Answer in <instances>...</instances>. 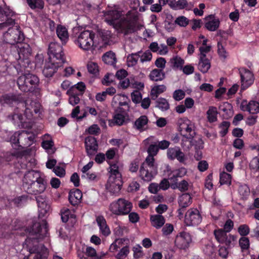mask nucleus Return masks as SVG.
Segmentation results:
<instances>
[{
  "mask_svg": "<svg viewBox=\"0 0 259 259\" xmlns=\"http://www.w3.org/2000/svg\"><path fill=\"white\" fill-rule=\"evenodd\" d=\"M191 241V237L189 233L182 232L176 237L175 242L178 248L185 249L188 247Z\"/></svg>",
  "mask_w": 259,
  "mask_h": 259,
  "instance_id": "nucleus-19",
  "label": "nucleus"
},
{
  "mask_svg": "<svg viewBox=\"0 0 259 259\" xmlns=\"http://www.w3.org/2000/svg\"><path fill=\"white\" fill-rule=\"evenodd\" d=\"M27 195H22L21 196H19L17 198H15L13 200V202L16 205H17V206H19L25 204L27 202Z\"/></svg>",
  "mask_w": 259,
  "mask_h": 259,
  "instance_id": "nucleus-58",
  "label": "nucleus"
},
{
  "mask_svg": "<svg viewBox=\"0 0 259 259\" xmlns=\"http://www.w3.org/2000/svg\"><path fill=\"white\" fill-rule=\"evenodd\" d=\"M102 60L105 64L113 66L114 67H115L117 62L116 55L112 51L105 53L102 56Z\"/></svg>",
  "mask_w": 259,
  "mask_h": 259,
  "instance_id": "nucleus-30",
  "label": "nucleus"
},
{
  "mask_svg": "<svg viewBox=\"0 0 259 259\" xmlns=\"http://www.w3.org/2000/svg\"><path fill=\"white\" fill-rule=\"evenodd\" d=\"M39 82L38 78L30 73H25L17 79V84L24 92H32Z\"/></svg>",
  "mask_w": 259,
  "mask_h": 259,
  "instance_id": "nucleus-3",
  "label": "nucleus"
},
{
  "mask_svg": "<svg viewBox=\"0 0 259 259\" xmlns=\"http://www.w3.org/2000/svg\"><path fill=\"white\" fill-rule=\"evenodd\" d=\"M8 118L14 123H19L21 122L23 116L21 114L14 113L12 115L8 116Z\"/></svg>",
  "mask_w": 259,
  "mask_h": 259,
  "instance_id": "nucleus-57",
  "label": "nucleus"
},
{
  "mask_svg": "<svg viewBox=\"0 0 259 259\" xmlns=\"http://www.w3.org/2000/svg\"><path fill=\"white\" fill-rule=\"evenodd\" d=\"M202 249L205 254L210 256L214 252L215 247L212 241L205 240Z\"/></svg>",
  "mask_w": 259,
  "mask_h": 259,
  "instance_id": "nucleus-41",
  "label": "nucleus"
},
{
  "mask_svg": "<svg viewBox=\"0 0 259 259\" xmlns=\"http://www.w3.org/2000/svg\"><path fill=\"white\" fill-rule=\"evenodd\" d=\"M149 77L153 81H161L164 78L165 74L162 70L154 69L150 72Z\"/></svg>",
  "mask_w": 259,
  "mask_h": 259,
  "instance_id": "nucleus-37",
  "label": "nucleus"
},
{
  "mask_svg": "<svg viewBox=\"0 0 259 259\" xmlns=\"http://www.w3.org/2000/svg\"><path fill=\"white\" fill-rule=\"evenodd\" d=\"M110 210L115 214H127L130 213V202L119 198L117 201L111 203Z\"/></svg>",
  "mask_w": 259,
  "mask_h": 259,
  "instance_id": "nucleus-12",
  "label": "nucleus"
},
{
  "mask_svg": "<svg viewBox=\"0 0 259 259\" xmlns=\"http://www.w3.org/2000/svg\"><path fill=\"white\" fill-rule=\"evenodd\" d=\"M157 174V165L150 159L145 160L140 168V177L144 181L150 182Z\"/></svg>",
  "mask_w": 259,
  "mask_h": 259,
  "instance_id": "nucleus-5",
  "label": "nucleus"
},
{
  "mask_svg": "<svg viewBox=\"0 0 259 259\" xmlns=\"http://www.w3.org/2000/svg\"><path fill=\"white\" fill-rule=\"evenodd\" d=\"M230 125L229 122L224 121L219 125V127L221 129L220 133L222 137L225 136L228 133V130Z\"/></svg>",
  "mask_w": 259,
  "mask_h": 259,
  "instance_id": "nucleus-56",
  "label": "nucleus"
},
{
  "mask_svg": "<svg viewBox=\"0 0 259 259\" xmlns=\"http://www.w3.org/2000/svg\"><path fill=\"white\" fill-rule=\"evenodd\" d=\"M166 169L168 172L169 179L173 181L176 180L178 178H182L185 176L187 174V170L184 167L171 170L169 166H167Z\"/></svg>",
  "mask_w": 259,
  "mask_h": 259,
  "instance_id": "nucleus-27",
  "label": "nucleus"
},
{
  "mask_svg": "<svg viewBox=\"0 0 259 259\" xmlns=\"http://www.w3.org/2000/svg\"><path fill=\"white\" fill-rule=\"evenodd\" d=\"M39 174L34 170L28 171L24 175L23 180V188L25 190L28 189L29 187L34 182L40 179Z\"/></svg>",
  "mask_w": 259,
  "mask_h": 259,
  "instance_id": "nucleus-22",
  "label": "nucleus"
},
{
  "mask_svg": "<svg viewBox=\"0 0 259 259\" xmlns=\"http://www.w3.org/2000/svg\"><path fill=\"white\" fill-rule=\"evenodd\" d=\"M149 48L152 52L156 53L160 55H165L168 52V48L166 45L164 44L159 45L156 41L151 42Z\"/></svg>",
  "mask_w": 259,
  "mask_h": 259,
  "instance_id": "nucleus-25",
  "label": "nucleus"
},
{
  "mask_svg": "<svg viewBox=\"0 0 259 259\" xmlns=\"http://www.w3.org/2000/svg\"><path fill=\"white\" fill-rule=\"evenodd\" d=\"M38 207L39 217H44L49 211L50 206L47 202L41 204Z\"/></svg>",
  "mask_w": 259,
  "mask_h": 259,
  "instance_id": "nucleus-54",
  "label": "nucleus"
},
{
  "mask_svg": "<svg viewBox=\"0 0 259 259\" xmlns=\"http://www.w3.org/2000/svg\"><path fill=\"white\" fill-rule=\"evenodd\" d=\"M167 156L170 160L177 159L180 162H183L186 160L184 153L178 147L169 148L167 151Z\"/></svg>",
  "mask_w": 259,
  "mask_h": 259,
  "instance_id": "nucleus-23",
  "label": "nucleus"
},
{
  "mask_svg": "<svg viewBox=\"0 0 259 259\" xmlns=\"http://www.w3.org/2000/svg\"><path fill=\"white\" fill-rule=\"evenodd\" d=\"M238 232L241 236L242 237H245L250 232L249 227L246 225H240L238 228Z\"/></svg>",
  "mask_w": 259,
  "mask_h": 259,
  "instance_id": "nucleus-59",
  "label": "nucleus"
},
{
  "mask_svg": "<svg viewBox=\"0 0 259 259\" xmlns=\"http://www.w3.org/2000/svg\"><path fill=\"white\" fill-rule=\"evenodd\" d=\"M48 231V224L45 220L41 224L34 223L29 236L25 240L26 249L29 253L25 256L24 259H45L47 258L48 252L47 248L43 244H39V239L45 236Z\"/></svg>",
  "mask_w": 259,
  "mask_h": 259,
  "instance_id": "nucleus-1",
  "label": "nucleus"
},
{
  "mask_svg": "<svg viewBox=\"0 0 259 259\" xmlns=\"http://www.w3.org/2000/svg\"><path fill=\"white\" fill-rule=\"evenodd\" d=\"M95 33L89 30L81 32L77 36L76 43L78 47L85 51H89L94 46Z\"/></svg>",
  "mask_w": 259,
  "mask_h": 259,
  "instance_id": "nucleus-8",
  "label": "nucleus"
},
{
  "mask_svg": "<svg viewBox=\"0 0 259 259\" xmlns=\"http://www.w3.org/2000/svg\"><path fill=\"white\" fill-rule=\"evenodd\" d=\"M148 120V118L146 116H141L135 122L134 127L140 132H143L146 129Z\"/></svg>",
  "mask_w": 259,
  "mask_h": 259,
  "instance_id": "nucleus-32",
  "label": "nucleus"
},
{
  "mask_svg": "<svg viewBox=\"0 0 259 259\" xmlns=\"http://www.w3.org/2000/svg\"><path fill=\"white\" fill-rule=\"evenodd\" d=\"M179 129L181 135L188 139L194 138L196 133L194 124L187 118L181 119L179 120Z\"/></svg>",
  "mask_w": 259,
  "mask_h": 259,
  "instance_id": "nucleus-9",
  "label": "nucleus"
},
{
  "mask_svg": "<svg viewBox=\"0 0 259 259\" xmlns=\"http://www.w3.org/2000/svg\"><path fill=\"white\" fill-rule=\"evenodd\" d=\"M30 135V132L27 131H22L18 134V141H20L21 145H19L20 147H28L31 145V142H28V135Z\"/></svg>",
  "mask_w": 259,
  "mask_h": 259,
  "instance_id": "nucleus-34",
  "label": "nucleus"
},
{
  "mask_svg": "<svg viewBox=\"0 0 259 259\" xmlns=\"http://www.w3.org/2000/svg\"><path fill=\"white\" fill-rule=\"evenodd\" d=\"M143 143L146 146L149 145L147 150L148 155L145 160L150 159L151 161L155 162L154 157L157 154L159 151V148L157 145L158 141L156 140L154 137L150 136L144 140Z\"/></svg>",
  "mask_w": 259,
  "mask_h": 259,
  "instance_id": "nucleus-13",
  "label": "nucleus"
},
{
  "mask_svg": "<svg viewBox=\"0 0 259 259\" xmlns=\"http://www.w3.org/2000/svg\"><path fill=\"white\" fill-rule=\"evenodd\" d=\"M120 16L119 12L116 10L110 11L105 15V21L114 27L118 24L119 27L124 31V34H127L130 29V21L126 19H121L119 22H116Z\"/></svg>",
  "mask_w": 259,
  "mask_h": 259,
  "instance_id": "nucleus-4",
  "label": "nucleus"
},
{
  "mask_svg": "<svg viewBox=\"0 0 259 259\" xmlns=\"http://www.w3.org/2000/svg\"><path fill=\"white\" fill-rule=\"evenodd\" d=\"M36 103L30 99H27L23 103H21V104L23 107H25L26 113L29 112L31 113L33 106H35Z\"/></svg>",
  "mask_w": 259,
  "mask_h": 259,
  "instance_id": "nucleus-46",
  "label": "nucleus"
},
{
  "mask_svg": "<svg viewBox=\"0 0 259 259\" xmlns=\"http://www.w3.org/2000/svg\"><path fill=\"white\" fill-rule=\"evenodd\" d=\"M85 254L90 257H93L94 259H101L105 254L102 255H99L97 254L96 250L91 247H87L85 249Z\"/></svg>",
  "mask_w": 259,
  "mask_h": 259,
  "instance_id": "nucleus-48",
  "label": "nucleus"
},
{
  "mask_svg": "<svg viewBox=\"0 0 259 259\" xmlns=\"http://www.w3.org/2000/svg\"><path fill=\"white\" fill-rule=\"evenodd\" d=\"M150 221L152 226L156 229L160 228L165 222L164 218L160 214L151 215Z\"/></svg>",
  "mask_w": 259,
  "mask_h": 259,
  "instance_id": "nucleus-31",
  "label": "nucleus"
},
{
  "mask_svg": "<svg viewBox=\"0 0 259 259\" xmlns=\"http://www.w3.org/2000/svg\"><path fill=\"white\" fill-rule=\"evenodd\" d=\"M140 61L141 62H144L146 61H150L152 58V55L151 52L149 50L146 51L142 55H140Z\"/></svg>",
  "mask_w": 259,
  "mask_h": 259,
  "instance_id": "nucleus-63",
  "label": "nucleus"
},
{
  "mask_svg": "<svg viewBox=\"0 0 259 259\" xmlns=\"http://www.w3.org/2000/svg\"><path fill=\"white\" fill-rule=\"evenodd\" d=\"M12 50H16L17 53L15 55L16 59L18 61L20 65L25 66L24 64L29 63V58L31 54V49L30 46L26 43H21L12 47Z\"/></svg>",
  "mask_w": 259,
  "mask_h": 259,
  "instance_id": "nucleus-6",
  "label": "nucleus"
},
{
  "mask_svg": "<svg viewBox=\"0 0 259 259\" xmlns=\"http://www.w3.org/2000/svg\"><path fill=\"white\" fill-rule=\"evenodd\" d=\"M128 252V247L127 245L123 246L119 252L117 254L116 257L117 259H123L127 255Z\"/></svg>",
  "mask_w": 259,
  "mask_h": 259,
  "instance_id": "nucleus-61",
  "label": "nucleus"
},
{
  "mask_svg": "<svg viewBox=\"0 0 259 259\" xmlns=\"http://www.w3.org/2000/svg\"><path fill=\"white\" fill-rule=\"evenodd\" d=\"M192 202V198L188 193L182 194L179 199V206L182 208H186Z\"/></svg>",
  "mask_w": 259,
  "mask_h": 259,
  "instance_id": "nucleus-39",
  "label": "nucleus"
},
{
  "mask_svg": "<svg viewBox=\"0 0 259 259\" xmlns=\"http://www.w3.org/2000/svg\"><path fill=\"white\" fill-rule=\"evenodd\" d=\"M169 6L175 10L186 9L190 10L193 7L191 3H188L186 0H169Z\"/></svg>",
  "mask_w": 259,
  "mask_h": 259,
  "instance_id": "nucleus-24",
  "label": "nucleus"
},
{
  "mask_svg": "<svg viewBox=\"0 0 259 259\" xmlns=\"http://www.w3.org/2000/svg\"><path fill=\"white\" fill-rule=\"evenodd\" d=\"M166 90V87L165 85H157L154 86L150 92V95L153 100H155L158 96L164 92Z\"/></svg>",
  "mask_w": 259,
  "mask_h": 259,
  "instance_id": "nucleus-38",
  "label": "nucleus"
},
{
  "mask_svg": "<svg viewBox=\"0 0 259 259\" xmlns=\"http://www.w3.org/2000/svg\"><path fill=\"white\" fill-rule=\"evenodd\" d=\"M249 167L255 170H259V155L254 157L250 162Z\"/></svg>",
  "mask_w": 259,
  "mask_h": 259,
  "instance_id": "nucleus-64",
  "label": "nucleus"
},
{
  "mask_svg": "<svg viewBox=\"0 0 259 259\" xmlns=\"http://www.w3.org/2000/svg\"><path fill=\"white\" fill-rule=\"evenodd\" d=\"M29 6L31 9H42L44 3L42 0H27Z\"/></svg>",
  "mask_w": 259,
  "mask_h": 259,
  "instance_id": "nucleus-49",
  "label": "nucleus"
},
{
  "mask_svg": "<svg viewBox=\"0 0 259 259\" xmlns=\"http://www.w3.org/2000/svg\"><path fill=\"white\" fill-rule=\"evenodd\" d=\"M144 88V84L139 81L131 82V88L133 89L131 93L132 100L135 104H140L142 101V92Z\"/></svg>",
  "mask_w": 259,
  "mask_h": 259,
  "instance_id": "nucleus-15",
  "label": "nucleus"
},
{
  "mask_svg": "<svg viewBox=\"0 0 259 259\" xmlns=\"http://www.w3.org/2000/svg\"><path fill=\"white\" fill-rule=\"evenodd\" d=\"M143 21L140 14L137 13L132 16L131 19V32L140 30L144 26Z\"/></svg>",
  "mask_w": 259,
  "mask_h": 259,
  "instance_id": "nucleus-26",
  "label": "nucleus"
},
{
  "mask_svg": "<svg viewBox=\"0 0 259 259\" xmlns=\"http://www.w3.org/2000/svg\"><path fill=\"white\" fill-rule=\"evenodd\" d=\"M185 92L182 90L179 89L175 91L172 94V97L175 101H179L185 98Z\"/></svg>",
  "mask_w": 259,
  "mask_h": 259,
  "instance_id": "nucleus-53",
  "label": "nucleus"
},
{
  "mask_svg": "<svg viewBox=\"0 0 259 259\" xmlns=\"http://www.w3.org/2000/svg\"><path fill=\"white\" fill-rule=\"evenodd\" d=\"M175 23L180 27H185L189 23V20L184 16L178 17L175 20Z\"/></svg>",
  "mask_w": 259,
  "mask_h": 259,
  "instance_id": "nucleus-50",
  "label": "nucleus"
},
{
  "mask_svg": "<svg viewBox=\"0 0 259 259\" xmlns=\"http://www.w3.org/2000/svg\"><path fill=\"white\" fill-rule=\"evenodd\" d=\"M202 221V217L196 208H191L186 212L185 223L187 226H197Z\"/></svg>",
  "mask_w": 259,
  "mask_h": 259,
  "instance_id": "nucleus-14",
  "label": "nucleus"
},
{
  "mask_svg": "<svg viewBox=\"0 0 259 259\" xmlns=\"http://www.w3.org/2000/svg\"><path fill=\"white\" fill-rule=\"evenodd\" d=\"M156 107L162 111H166L169 109V104L166 99L160 98L156 100Z\"/></svg>",
  "mask_w": 259,
  "mask_h": 259,
  "instance_id": "nucleus-45",
  "label": "nucleus"
},
{
  "mask_svg": "<svg viewBox=\"0 0 259 259\" xmlns=\"http://www.w3.org/2000/svg\"><path fill=\"white\" fill-rule=\"evenodd\" d=\"M24 39V35L18 28L10 27L3 34V40L7 44L13 46L20 44Z\"/></svg>",
  "mask_w": 259,
  "mask_h": 259,
  "instance_id": "nucleus-7",
  "label": "nucleus"
},
{
  "mask_svg": "<svg viewBox=\"0 0 259 259\" xmlns=\"http://www.w3.org/2000/svg\"><path fill=\"white\" fill-rule=\"evenodd\" d=\"M85 151L87 155L90 156H94L97 152L98 144L96 139L93 136H88L84 140Z\"/></svg>",
  "mask_w": 259,
  "mask_h": 259,
  "instance_id": "nucleus-18",
  "label": "nucleus"
},
{
  "mask_svg": "<svg viewBox=\"0 0 259 259\" xmlns=\"http://www.w3.org/2000/svg\"><path fill=\"white\" fill-rule=\"evenodd\" d=\"M46 184L47 183L45 180L41 178L31 185L28 189H26L24 190L28 193L31 194L37 195L40 194L45 190Z\"/></svg>",
  "mask_w": 259,
  "mask_h": 259,
  "instance_id": "nucleus-17",
  "label": "nucleus"
},
{
  "mask_svg": "<svg viewBox=\"0 0 259 259\" xmlns=\"http://www.w3.org/2000/svg\"><path fill=\"white\" fill-rule=\"evenodd\" d=\"M18 98L13 94H7L2 97V101L6 104H11L14 102L18 101Z\"/></svg>",
  "mask_w": 259,
  "mask_h": 259,
  "instance_id": "nucleus-52",
  "label": "nucleus"
},
{
  "mask_svg": "<svg viewBox=\"0 0 259 259\" xmlns=\"http://www.w3.org/2000/svg\"><path fill=\"white\" fill-rule=\"evenodd\" d=\"M220 182L221 185L229 184L231 185V175L223 172L220 174Z\"/></svg>",
  "mask_w": 259,
  "mask_h": 259,
  "instance_id": "nucleus-51",
  "label": "nucleus"
},
{
  "mask_svg": "<svg viewBox=\"0 0 259 259\" xmlns=\"http://www.w3.org/2000/svg\"><path fill=\"white\" fill-rule=\"evenodd\" d=\"M219 25V20L218 19H213L206 22L205 24V27L207 30L213 31L218 28Z\"/></svg>",
  "mask_w": 259,
  "mask_h": 259,
  "instance_id": "nucleus-44",
  "label": "nucleus"
},
{
  "mask_svg": "<svg viewBox=\"0 0 259 259\" xmlns=\"http://www.w3.org/2000/svg\"><path fill=\"white\" fill-rule=\"evenodd\" d=\"M121 179H114L113 177H109L106 184V189L112 195L118 196L122 186Z\"/></svg>",
  "mask_w": 259,
  "mask_h": 259,
  "instance_id": "nucleus-16",
  "label": "nucleus"
},
{
  "mask_svg": "<svg viewBox=\"0 0 259 259\" xmlns=\"http://www.w3.org/2000/svg\"><path fill=\"white\" fill-rule=\"evenodd\" d=\"M207 118L209 122H213L217 120L218 111L216 107L210 106L206 112Z\"/></svg>",
  "mask_w": 259,
  "mask_h": 259,
  "instance_id": "nucleus-43",
  "label": "nucleus"
},
{
  "mask_svg": "<svg viewBox=\"0 0 259 259\" xmlns=\"http://www.w3.org/2000/svg\"><path fill=\"white\" fill-rule=\"evenodd\" d=\"M189 141L191 145H194L197 147L199 149H202L203 148V142L202 139L200 137H195V139H189Z\"/></svg>",
  "mask_w": 259,
  "mask_h": 259,
  "instance_id": "nucleus-60",
  "label": "nucleus"
},
{
  "mask_svg": "<svg viewBox=\"0 0 259 259\" xmlns=\"http://www.w3.org/2000/svg\"><path fill=\"white\" fill-rule=\"evenodd\" d=\"M209 47L200 49V53L198 55V69L203 73L207 72L211 67V58L209 55Z\"/></svg>",
  "mask_w": 259,
  "mask_h": 259,
  "instance_id": "nucleus-10",
  "label": "nucleus"
},
{
  "mask_svg": "<svg viewBox=\"0 0 259 259\" xmlns=\"http://www.w3.org/2000/svg\"><path fill=\"white\" fill-rule=\"evenodd\" d=\"M239 245L242 251L247 250L249 248L250 242L248 238L242 237L239 240Z\"/></svg>",
  "mask_w": 259,
  "mask_h": 259,
  "instance_id": "nucleus-47",
  "label": "nucleus"
},
{
  "mask_svg": "<svg viewBox=\"0 0 259 259\" xmlns=\"http://www.w3.org/2000/svg\"><path fill=\"white\" fill-rule=\"evenodd\" d=\"M241 109L243 111H247L251 114H255L259 112V103L254 101H250L247 104H242Z\"/></svg>",
  "mask_w": 259,
  "mask_h": 259,
  "instance_id": "nucleus-29",
  "label": "nucleus"
},
{
  "mask_svg": "<svg viewBox=\"0 0 259 259\" xmlns=\"http://www.w3.org/2000/svg\"><path fill=\"white\" fill-rule=\"evenodd\" d=\"M49 59L58 61V63H64L65 59L62 47L56 42H51L49 46Z\"/></svg>",
  "mask_w": 259,
  "mask_h": 259,
  "instance_id": "nucleus-11",
  "label": "nucleus"
},
{
  "mask_svg": "<svg viewBox=\"0 0 259 259\" xmlns=\"http://www.w3.org/2000/svg\"><path fill=\"white\" fill-rule=\"evenodd\" d=\"M82 198V193L79 189H76L74 191H70L69 195V200L73 205H76Z\"/></svg>",
  "mask_w": 259,
  "mask_h": 259,
  "instance_id": "nucleus-35",
  "label": "nucleus"
},
{
  "mask_svg": "<svg viewBox=\"0 0 259 259\" xmlns=\"http://www.w3.org/2000/svg\"><path fill=\"white\" fill-rule=\"evenodd\" d=\"M184 62V60L178 56H174L169 60L170 66L174 69H182Z\"/></svg>",
  "mask_w": 259,
  "mask_h": 259,
  "instance_id": "nucleus-40",
  "label": "nucleus"
},
{
  "mask_svg": "<svg viewBox=\"0 0 259 259\" xmlns=\"http://www.w3.org/2000/svg\"><path fill=\"white\" fill-rule=\"evenodd\" d=\"M214 235L217 240L220 243H229L230 241L228 240L227 232L223 229H219L214 231Z\"/></svg>",
  "mask_w": 259,
  "mask_h": 259,
  "instance_id": "nucleus-33",
  "label": "nucleus"
},
{
  "mask_svg": "<svg viewBox=\"0 0 259 259\" xmlns=\"http://www.w3.org/2000/svg\"><path fill=\"white\" fill-rule=\"evenodd\" d=\"M120 96L119 107L115 110L113 119L108 120L110 126L123 124L126 117H128V112L130 110L128 97L124 95Z\"/></svg>",
  "mask_w": 259,
  "mask_h": 259,
  "instance_id": "nucleus-2",
  "label": "nucleus"
},
{
  "mask_svg": "<svg viewBox=\"0 0 259 259\" xmlns=\"http://www.w3.org/2000/svg\"><path fill=\"white\" fill-rule=\"evenodd\" d=\"M241 76L242 87L246 89L251 85L254 81V77L252 73L248 69L241 68L239 70Z\"/></svg>",
  "mask_w": 259,
  "mask_h": 259,
  "instance_id": "nucleus-20",
  "label": "nucleus"
},
{
  "mask_svg": "<svg viewBox=\"0 0 259 259\" xmlns=\"http://www.w3.org/2000/svg\"><path fill=\"white\" fill-rule=\"evenodd\" d=\"M49 60V61L46 63L42 71L43 74L47 77H52L58 68L63 64L58 63V61H53L52 59Z\"/></svg>",
  "mask_w": 259,
  "mask_h": 259,
  "instance_id": "nucleus-21",
  "label": "nucleus"
},
{
  "mask_svg": "<svg viewBox=\"0 0 259 259\" xmlns=\"http://www.w3.org/2000/svg\"><path fill=\"white\" fill-rule=\"evenodd\" d=\"M125 240L123 239H116L115 241L111 244L110 246L109 250L111 252H114L118 248L121 247V244L123 243V241H125Z\"/></svg>",
  "mask_w": 259,
  "mask_h": 259,
  "instance_id": "nucleus-55",
  "label": "nucleus"
},
{
  "mask_svg": "<svg viewBox=\"0 0 259 259\" xmlns=\"http://www.w3.org/2000/svg\"><path fill=\"white\" fill-rule=\"evenodd\" d=\"M96 222L100 228L101 233L107 236L110 234L109 228L107 225L106 221L103 216H98L96 218Z\"/></svg>",
  "mask_w": 259,
  "mask_h": 259,
  "instance_id": "nucleus-28",
  "label": "nucleus"
},
{
  "mask_svg": "<svg viewBox=\"0 0 259 259\" xmlns=\"http://www.w3.org/2000/svg\"><path fill=\"white\" fill-rule=\"evenodd\" d=\"M15 13L9 8L2 9L0 7V21H4L8 18H12Z\"/></svg>",
  "mask_w": 259,
  "mask_h": 259,
  "instance_id": "nucleus-42",
  "label": "nucleus"
},
{
  "mask_svg": "<svg viewBox=\"0 0 259 259\" xmlns=\"http://www.w3.org/2000/svg\"><path fill=\"white\" fill-rule=\"evenodd\" d=\"M56 33L63 44H65L68 39V33L64 26L58 25L56 29Z\"/></svg>",
  "mask_w": 259,
  "mask_h": 259,
  "instance_id": "nucleus-36",
  "label": "nucleus"
},
{
  "mask_svg": "<svg viewBox=\"0 0 259 259\" xmlns=\"http://www.w3.org/2000/svg\"><path fill=\"white\" fill-rule=\"evenodd\" d=\"M238 192L243 198H245L249 195L250 190L246 185H242L239 187Z\"/></svg>",
  "mask_w": 259,
  "mask_h": 259,
  "instance_id": "nucleus-62",
  "label": "nucleus"
}]
</instances>
